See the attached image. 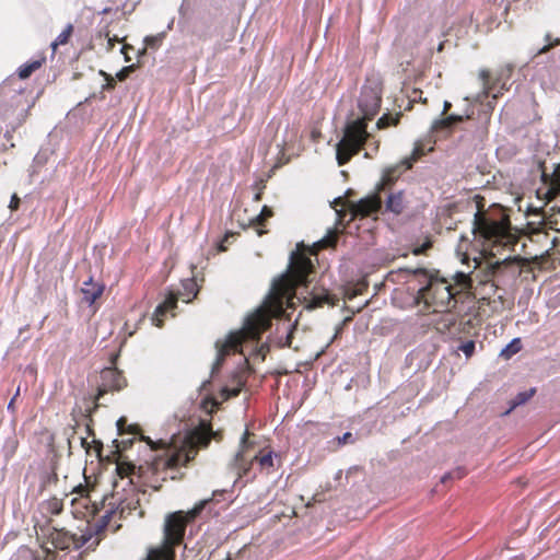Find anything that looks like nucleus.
I'll return each instance as SVG.
<instances>
[{
	"mask_svg": "<svg viewBox=\"0 0 560 560\" xmlns=\"http://www.w3.org/2000/svg\"><path fill=\"white\" fill-rule=\"evenodd\" d=\"M125 423H126V419L125 418H120V419L117 420V428H118V431L120 433L122 431V428H124Z\"/></svg>",
	"mask_w": 560,
	"mask_h": 560,
	"instance_id": "58836bf2",
	"label": "nucleus"
},
{
	"mask_svg": "<svg viewBox=\"0 0 560 560\" xmlns=\"http://www.w3.org/2000/svg\"><path fill=\"white\" fill-rule=\"evenodd\" d=\"M248 436L249 432L246 429L241 438L240 442V451L234 455L231 467L235 470L236 475L238 476V479L245 477L248 475L250 470V465L254 459H257L259 462V465L261 469L267 470V472L270 471V469L275 466L272 452H269L266 455H262L261 457L254 456L253 459L247 460L244 457V451L246 447H248Z\"/></svg>",
	"mask_w": 560,
	"mask_h": 560,
	"instance_id": "6e6552de",
	"label": "nucleus"
},
{
	"mask_svg": "<svg viewBox=\"0 0 560 560\" xmlns=\"http://www.w3.org/2000/svg\"><path fill=\"white\" fill-rule=\"evenodd\" d=\"M132 69H133V66L125 67L124 69H121V70L116 74L117 79H118V80H120V81H124V80L128 77L129 72H131V71H132Z\"/></svg>",
	"mask_w": 560,
	"mask_h": 560,
	"instance_id": "2f4dec72",
	"label": "nucleus"
},
{
	"mask_svg": "<svg viewBox=\"0 0 560 560\" xmlns=\"http://www.w3.org/2000/svg\"><path fill=\"white\" fill-rule=\"evenodd\" d=\"M19 393H20V388L16 389L14 397L9 401L8 409H13L14 399L19 395Z\"/></svg>",
	"mask_w": 560,
	"mask_h": 560,
	"instance_id": "a19ab883",
	"label": "nucleus"
},
{
	"mask_svg": "<svg viewBox=\"0 0 560 560\" xmlns=\"http://www.w3.org/2000/svg\"><path fill=\"white\" fill-rule=\"evenodd\" d=\"M103 291L104 285L95 283L92 277H90L86 281L83 282V287L81 289L83 301L89 305H92L103 294Z\"/></svg>",
	"mask_w": 560,
	"mask_h": 560,
	"instance_id": "ddd939ff",
	"label": "nucleus"
},
{
	"mask_svg": "<svg viewBox=\"0 0 560 560\" xmlns=\"http://www.w3.org/2000/svg\"><path fill=\"white\" fill-rule=\"evenodd\" d=\"M476 349V343L474 340H467L458 346L457 350L463 351L465 357L469 359Z\"/></svg>",
	"mask_w": 560,
	"mask_h": 560,
	"instance_id": "bb28decb",
	"label": "nucleus"
},
{
	"mask_svg": "<svg viewBox=\"0 0 560 560\" xmlns=\"http://www.w3.org/2000/svg\"><path fill=\"white\" fill-rule=\"evenodd\" d=\"M551 190H552V194H556L555 187H551V189H548V192H551Z\"/></svg>",
	"mask_w": 560,
	"mask_h": 560,
	"instance_id": "603ef678",
	"label": "nucleus"
},
{
	"mask_svg": "<svg viewBox=\"0 0 560 560\" xmlns=\"http://www.w3.org/2000/svg\"><path fill=\"white\" fill-rule=\"evenodd\" d=\"M189 32L197 35L198 37H202L206 35V31H199L197 26V21H195L191 25L188 26Z\"/></svg>",
	"mask_w": 560,
	"mask_h": 560,
	"instance_id": "f704fd0d",
	"label": "nucleus"
},
{
	"mask_svg": "<svg viewBox=\"0 0 560 560\" xmlns=\"http://www.w3.org/2000/svg\"><path fill=\"white\" fill-rule=\"evenodd\" d=\"M522 349V342L520 338L512 339L500 352V357L510 359Z\"/></svg>",
	"mask_w": 560,
	"mask_h": 560,
	"instance_id": "5701e85b",
	"label": "nucleus"
},
{
	"mask_svg": "<svg viewBox=\"0 0 560 560\" xmlns=\"http://www.w3.org/2000/svg\"><path fill=\"white\" fill-rule=\"evenodd\" d=\"M208 502L200 501L187 514L183 511L170 513L165 517L162 544L150 549L144 560H174V547L183 542L187 522L197 517Z\"/></svg>",
	"mask_w": 560,
	"mask_h": 560,
	"instance_id": "39448f33",
	"label": "nucleus"
},
{
	"mask_svg": "<svg viewBox=\"0 0 560 560\" xmlns=\"http://www.w3.org/2000/svg\"><path fill=\"white\" fill-rule=\"evenodd\" d=\"M464 118H470V114L468 110L465 112V115H456L451 114L444 118H440L434 121V128H451L452 126L459 124L464 120Z\"/></svg>",
	"mask_w": 560,
	"mask_h": 560,
	"instance_id": "6ab92c4d",
	"label": "nucleus"
},
{
	"mask_svg": "<svg viewBox=\"0 0 560 560\" xmlns=\"http://www.w3.org/2000/svg\"><path fill=\"white\" fill-rule=\"evenodd\" d=\"M114 513H115L114 510L106 511L105 514L102 515L96 521V523L93 525V532L91 534H89V536H86V535L81 536V539H82L81 546L85 545L93 537L94 534L97 535V534L102 533L109 524L110 518Z\"/></svg>",
	"mask_w": 560,
	"mask_h": 560,
	"instance_id": "dca6fc26",
	"label": "nucleus"
},
{
	"mask_svg": "<svg viewBox=\"0 0 560 560\" xmlns=\"http://www.w3.org/2000/svg\"><path fill=\"white\" fill-rule=\"evenodd\" d=\"M128 48H130L129 46H124L122 50H127Z\"/></svg>",
	"mask_w": 560,
	"mask_h": 560,
	"instance_id": "bf43d9fd",
	"label": "nucleus"
},
{
	"mask_svg": "<svg viewBox=\"0 0 560 560\" xmlns=\"http://www.w3.org/2000/svg\"><path fill=\"white\" fill-rule=\"evenodd\" d=\"M101 74L105 75L106 83L103 85L104 90H113L115 88V80L113 77L105 74L103 71H101Z\"/></svg>",
	"mask_w": 560,
	"mask_h": 560,
	"instance_id": "473e14b6",
	"label": "nucleus"
},
{
	"mask_svg": "<svg viewBox=\"0 0 560 560\" xmlns=\"http://www.w3.org/2000/svg\"><path fill=\"white\" fill-rule=\"evenodd\" d=\"M337 201H341V197H338L337 199H335V202Z\"/></svg>",
	"mask_w": 560,
	"mask_h": 560,
	"instance_id": "13d9d810",
	"label": "nucleus"
},
{
	"mask_svg": "<svg viewBox=\"0 0 560 560\" xmlns=\"http://www.w3.org/2000/svg\"><path fill=\"white\" fill-rule=\"evenodd\" d=\"M162 37H163V34H159L155 36H147L144 38V44L147 47L158 48L161 44Z\"/></svg>",
	"mask_w": 560,
	"mask_h": 560,
	"instance_id": "c85d7f7f",
	"label": "nucleus"
},
{
	"mask_svg": "<svg viewBox=\"0 0 560 560\" xmlns=\"http://www.w3.org/2000/svg\"><path fill=\"white\" fill-rule=\"evenodd\" d=\"M400 114L392 115L384 114L376 122L377 128L383 129L392 125H396L399 120Z\"/></svg>",
	"mask_w": 560,
	"mask_h": 560,
	"instance_id": "a878e982",
	"label": "nucleus"
},
{
	"mask_svg": "<svg viewBox=\"0 0 560 560\" xmlns=\"http://www.w3.org/2000/svg\"><path fill=\"white\" fill-rule=\"evenodd\" d=\"M270 217H272V210L269 207L264 206L259 214L249 219V222L247 225L254 226L257 231V235L261 236L262 234L266 233V231L260 228L264 225L265 221Z\"/></svg>",
	"mask_w": 560,
	"mask_h": 560,
	"instance_id": "a211bd4d",
	"label": "nucleus"
},
{
	"mask_svg": "<svg viewBox=\"0 0 560 560\" xmlns=\"http://www.w3.org/2000/svg\"><path fill=\"white\" fill-rule=\"evenodd\" d=\"M355 440V436L351 432H346L337 438V443L338 445L353 444Z\"/></svg>",
	"mask_w": 560,
	"mask_h": 560,
	"instance_id": "c756f323",
	"label": "nucleus"
},
{
	"mask_svg": "<svg viewBox=\"0 0 560 560\" xmlns=\"http://www.w3.org/2000/svg\"><path fill=\"white\" fill-rule=\"evenodd\" d=\"M452 104L448 101H445L443 104V112L442 115H445L447 110L451 108Z\"/></svg>",
	"mask_w": 560,
	"mask_h": 560,
	"instance_id": "ea45409f",
	"label": "nucleus"
},
{
	"mask_svg": "<svg viewBox=\"0 0 560 560\" xmlns=\"http://www.w3.org/2000/svg\"><path fill=\"white\" fill-rule=\"evenodd\" d=\"M45 61V58H42V59H38V60H34V61H31V62H26L24 65H22L20 68H19V77L20 79L24 80V79H27L31 77V74L40 68L42 63Z\"/></svg>",
	"mask_w": 560,
	"mask_h": 560,
	"instance_id": "412c9836",
	"label": "nucleus"
},
{
	"mask_svg": "<svg viewBox=\"0 0 560 560\" xmlns=\"http://www.w3.org/2000/svg\"><path fill=\"white\" fill-rule=\"evenodd\" d=\"M102 380L104 381V386H107L113 389H121L124 387V378L116 369H105L102 371Z\"/></svg>",
	"mask_w": 560,
	"mask_h": 560,
	"instance_id": "4468645a",
	"label": "nucleus"
},
{
	"mask_svg": "<svg viewBox=\"0 0 560 560\" xmlns=\"http://www.w3.org/2000/svg\"><path fill=\"white\" fill-rule=\"evenodd\" d=\"M294 253L290 256L288 270L273 279L270 295L278 299L296 298L303 300L305 307L313 310L324 304H335L332 296L323 288H310V276L313 273V265L308 258H302L293 262Z\"/></svg>",
	"mask_w": 560,
	"mask_h": 560,
	"instance_id": "7ed1b4c3",
	"label": "nucleus"
},
{
	"mask_svg": "<svg viewBox=\"0 0 560 560\" xmlns=\"http://www.w3.org/2000/svg\"><path fill=\"white\" fill-rule=\"evenodd\" d=\"M80 443L83 447H86V445H88L86 439H84V438H80Z\"/></svg>",
	"mask_w": 560,
	"mask_h": 560,
	"instance_id": "a18cd8bd",
	"label": "nucleus"
},
{
	"mask_svg": "<svg viewBox=\"0 0 560 560\" xmlns=\"http://www.w3.org/2000/svg\"><path fill=\"white\" fill-rule=\"evenodd\" d=\"M443 47H444V44L441 43L439 46H438V51H442L443 50Z\"/></svg>",
	"mask_w": 560,
	"mask_h": 560,
	"instance_id": "de8ad7c7",
	"label": "nucleus"
},
{
	"mask_svg": "<svg viewBox=\"0 0 560 560\" xmlns=\"http://www.w3.org/2000/svg\"><path fill=\"white\" fill-rule=\"evenodd\" d=\"M336 240H337L336 233L332 231H329L328 235H326L320 241H318V244L320 245V247H329L336 243Z\"/></svg>",
	"mask_w": 560,
	"mask_h": 560,
	"instance_id": "cd10ccee",
	"label": "nucleus"
},
{
	"mask_svg": "<svg viewBox=\"0 0 560 560\" xmlns=\"http://www.w3.org/2000/svg\"><path fill=\"white\" fill-rule=\"evenodd\" d=\"M382 209V198L378 194H372L352 205L351 211L354 217H368L377 213Z\"/></svg>",
	"mask_w": 560,
	"mask_h": 560,
	"instance_id": "9b49d317",
	"label": "nucleus"
},
{
	"mask_svg": "<svg viewBox=\"0 0 560 560\" xmlns=\"http://www.w3.org/2000/svg\"><path fill=\"white\" fill-rule=\"evenodd\" d=\"M220 249H221V250H225V247H224V245H223V244H221V245H220Z\"/></svg>",
	"mask_w": 560,
	"mask_h": 560,
	"instance_id": "6e6d98bb",
	"label": "nucleus"
},
{
	"mask_svg": "<svg viewBox=\"0 0 560 560\" xmlns=\"http://www.w3.org/2000/svg\"><path fill=\"white\" fill-rule=\"evenodd\" d=\"M179 14H180V15H184V14H185V12H184V3H183V4L180 5V8H179Z\"/></svg>",
	"mask_w": 560,
	"mask_h": 560,
	"instance_id": "49530a36",
	"label": "nucleus"
},
{
	"mask_svg": "<svg viewBox=\"0 0 560 560\" xmlns=\"http://www.w3.org/2000/svg\"><path fill=\"white\" fill-rule=\"evenodd\" d=\"M420 155V150L416 148L410 158L402 159L399 163L390 165L383 171L381 186H388L395 183V180L407 170L411 168L413 162Z\"/></svg>",
	"mask_w": 560,
	"mask_h": 560,
	"instance_id": "9d476101",
	"label": "nucleus"
},
{
	"mask_svg": "<svg viewBox=\"0 0 560 560\" xmlns=\"http://www.w3.org/2000/svg\"><path fill=\"white\" fill-rule=\"evenodd\" d=\"M234 234H231V236H233ZM230 237L229 234L225 235V241H228V238Z\"/></svg>",
	"mask_w": 560,
	"mask_h": 560,
	"instance_id": "4d7b16f0",
	"label": "nucleus"
},
{
	"mask_svg": "<svg viewBox=\"0 0 560 560\" xmlns=\"http://www.w3.org/2000/svg\"><path fill=\"white\" fill-rule=\"evenodd\" d=\"M267 351H268L267 345H261L259 349H256L257 355L261 357V359L265 358V354Z\"/></svg>",
	"mask_w": 560,
	"mask_h": 560,
	"instance_id": "4c0bfd02",
	"label": "nucleus"
},
{
	"mask_svg": "<svg viewBox=\"0 0 560 560\" xmlns=\"http://www.w3.org/2000/svg\"><path fill=\"white\" fill-rule=\"evenodd\" d=\"M545 42H546V44L533 54V57H532L533 60L540 55L547 54L552 47L560 45V38L559 37L553 38L550 34H546Z\"/></svg>",
	"mask_w": 560,
	"mask_h": 560,
	"instance_id": "b1692460",
	"label": "nucleus"
},
{
	"mask_svg": "<svg viewBox=\"0 0 560 560\" xmlns=\"http://www.w3.org/2000/svg\"><path fill=\"white\" fill-rule=\"evenodd\" d=\"M489 72L487 70H481L479 72V78L481 80V83H482V92L469 97V96H466L464 98L465 102H476V103H480V104H483V101L485 98L488 97L489 95V92L490 90L492 89L490 85H489Z\"/></svg>",
	"mask_w": 560,
	"mask_h": 560,
	"instance_id": "f3484780",
	"label": "nucleus"
},
{
	"mask_svg": "<svg viewBox=\"0 0 560 560\" xmlns=\"http://www.w3.org/2000/svg\"><path fill=\"white\" fill-rule=\"evenodd\" d=\"M431 247V243L430 242H424L423 244L417 246L415 249H413V254L415 255H421V254H424L429 248Z\"/></svg>",
	"mask_w": 560,
	"mask_h": 560,
	"instance_id": "72a5a7b5",
	"label": "nucleus"
},
{
	"mask_svg": "<svg viewBox=\"0 0 560 560\" xmlns=\"http://www.w3.org/2000/svg\"><path fill=\"white\" fill-rule=\"evenodd\" d=\"M463 475H464V474H463L460 470H458V471H457V477H458V478L463 477Z\"/></svg>",
	"mask_w": 560,
	"mask_h": 560,
	"instance_id": "8fccbe9b",
	"label": "nucleus"
},
{
	"mask_svg": "<svg viewBox=\"0 0 560 560\" xmlns=\"http://www.w3.org/2000/svg\"><path fill=\"white\" fill-rule=\"evenodd\" d=\"M536 393L535 388H530L528 390H524L518 393L515 398L511 401V407L505 411V415H509L513 409L517 406L524 405Z\"/></svg>",
	"mask_w": 560,
	"mask_h": 560,
	"instance_id": "4be33fe9",
	"label": "nucleus"
},
{
	"mask_svg": "<svg viewBox=\"0 0 560 560\" xmlns=\"http://www.w3.org/2000/svg\"><path fill=\"white\" fill-rule=\"evenodd\" d=\"M271 325V318L259 308L245 318L243 327L237 331L230 332L224 340L215 342L217 355L211 368V374H215L230 351L243 352V343L258 342L260 335Z\"/></svg>",
	"mask_w": 560,
	"mask_h": 560,
	"instance_id": "20e7f679",
	"label": "nucleus"
},
{
	"mask_svg": "<svg viewBox=\"0 0 560 560\" xmlns=\"http://www.w3.org/2000/svg\"><path fill=\"white\" fill-rule=\"evenodd\" d=\"M551 190H552V194H556L555 187H551V189H548V192H551Z\"/></svg>",
	"mask_w": 560,
	"mask_h": 560,
	"instance_id": "864d4df0",
	"label": "nucleus"
},
{
	"mask_svg": "<svg viewBox=\"0 0 560 560\" xmlns=\"http://www.w3.org/2000/svg\"><path fill=\"white\" fill-rule=\"evenodd\" d=\"M180 284V290H170L166 293L164 301L156 306L152 316V323L156 327L163 326L162 316H164L166 312L174 311L179 299H182L185 303H189L192 301V299L196 298L198 289L194 279H185Z\"/></svg>",
	"mask_w": 560,
	"mask_h": 560,
	"instance_id": "0eeeda50",
	"label": "nucleus"
},
{
	"mask_svg": "<svg viewBox=\"0 0 560 560\" xmlns=\"http://www.w3.org/2000/svg\"><path fill=\"white\" fill-rule=\"evenodd\" d=\"M520 264V258L514 257H506L502 260H497L491 265L492 273L497 277H499L504 269H511L512 278L515 279L520 275V270L516 268Z\"/></svg>",
	"mask_w": 560,
	"mask_h": 560,
	"instance_id": "f8f14e48",
	"label": "nucleus"
},
{
	"mask_svg": "<svg viewBox=\"0 0 560 560\" xmlns=\"http://www.w3.org/2000/svg\"><path fill=\"white\" fill-rule=\"evenodd\" d=\"M382 82L378 75L372 74L361 89L358 107L362 117L350 120L343 136L336 145L338 165L346 164L352 155L357 154L370 138L366 131V120L372 119L381 107Z\"/></svg>",
	"mask_w": 560,
	"mask_h": 560,
	"instance_id": "f03ea898",
	"label": "nucleus"
},
{
	"mask_svg": "<svg viewBox=\"0 0 560 560\" xmlns=\"http://www.w3.org/2000/svg\"><path fill=\"white\" fill-rule=\"evenodd\" d=\"M260 198V195L259 194H256L255 195V200H258Z\"/></svg>",
	"mask_w": 560,
	"mask_h": 560,
	"instance_id": "5fc2aeb1",
	"label": "nucleus"
},
{
	"mask_svg": "<svg viewBox=\"0 0 560 560\" xmlns=\"http://www.w3.org/2000/svg\"><path fill=\"white\" fill-rule=\"evenodd\" d=\"M497 97H498V95H497V94H493V96H492V101H489V102L487 103V107H488V109H492V108H493L492 102H493L494 100H497Z\"/></svg>",
	"mask_w": 560,
	"mask_h": 560,
	"instance_id": "79ce46f5",
	"label": "nucleus"
},
{
	"mask_svg": "<svg viewBox=\"0 0 560 560\" xmlns=\"http://www.w3.org/2000/svg\"><path fill=\"white\" fill-rule=\"evenodd\" d=\"M406 208V201L404 192L401 190L389 194L386 199V211H389L396 215L402 213Z\"/></svg>",
	"mask_w": 560,
	"mask_h": 560,
	"instance_id": "2eb2a0df",
	"label": "nucleus"
},
{
	"mask_svg": "<svg viewBox=\"0 0 560 560\" xmlns=\"http://www.w3.org/2000/svg\"><path fill=\"white\" fill-rule=\"evenodd\" d=\"M551 190H552V194H556L555 187H551V189H548V192H551Z\"/></svg>",
	"mask_w": 560,
	"mask_h": 560,
	"instance_id": "3c124183",
	"label": "nucleus"
},
{
	"mask_svg": "<svg viewBox=\"0 0 560 560\" xmlns=\"http://www.w3.org/2000/svg\"><path fill=\"white\" fill-rule=\"evenodd\" d=\"M472 231L493 243H501L509 236L506 226L502 222L490 220L478 212L475 214Z\"/></svg>",
	"mask_w": 560,
	"mask_h": 560,
	"instance_id": "1a4fd4ad",
	"label": "nucleus"
},
{
	"mask_svg": "<svg viewBox=\"0 0 560 560\" xmlns=\"http://www.w3.org/2000/svg\"><path fill=\"white\" fill-rule=\"evenodd\" d=\"M46 161H47V156H46V154H45V153L39 152V153H37V154L35 155V158H34V166H36V165H43V164H45V163H46Z\"/></svg>",
	"mask_w": 560,
	"mask_h": 560,
	"instance_id": "c9c22d12",
	"label": "nucleus"
},
{
	"mask_svg": "<svg viewBox=\"0 0 560 560\" xmlns=\"http://www.w3.org/2000/svg\"><path fill=\"white\" fill-rule=\"evenodd\" d=\"M72 31L73 26L71 24H68L67 27L51 43L52 49L55 50L57 46L67 44L72 34Z\"/></svg>",
	"mask_w": 560,
	"mask_h": 560,
	"instance_id": "393cba45",
	"label": "nucleus"
},
{
	"mask_svg": "<svg viewBox=\"0 0 560 560\" xmlns=\"http://www.w3.org/2000/svg\"><path fill=\"white\" fill-rule=\"evenodd\" d=\"M506 70L508 72H511L513 70V66L509 65Z\"/></svg>",
	"mask_w": 560,
	"mask_h": 560,
	"instance_id": "09e8293b",
	"label": "nucleus"
},
{
	"mask_svg": "<svg viewBox=\"0 0 560 560\" xmlns=\"http://www.w3.org/2000/svg\"><path fill=\"white\" fill-rule=\"evenodd\" d=\"M418 278L421 287L417 291L416 302H423L427 307L435 305L441 308H448L451 303L455 305L451 285L444 281H435L425 269L417 268L408 270Z\"/></svg>",
	"mask_w": 560,
	"mask_h": 560,
	"instance_id": "423d86ee",
	"label": "nucleus"
},
{
	"mask_svg": "<svg viewBox=\"0 0 560 560\" xmlns=\"http://www.w3.org/2000/svg\"><path fill=\"white\" fill-rule=\"evenodd\" d=\"M19 445V442L13 440V439H10L7 441V444H5V457L9 458L15 451V448L18 447Z\"/></svg>",
	"mask_w": 560,
	"mask_h": 560,
	"instance_id": "7c9ffc66",
	"label": "nucleus"
},
{
	"mask_svg": "<svg viewBox=\"0 0 560 560\" xmlns=\"http://www.w3.org/2000/svg\"><path fill=\"white\" fill-rule=\"evenodd\" d=\"M106 393L105 388H98V394L96 396V400H100L101 397Z\"/></svg>",
	"mask_w": 560,
	"mask_h": 560,
	"instance_id": "37998d69",
	"label": "nucleus"
},
{
	"mask_svg": "<svg viewBox=\"0 0 560 560\" xmlns=\"http://www.w3.org/2000/svg\"><path fill=\"white\" fill-rule=\"evenodd\" d=\"M19 205H20V198L18 197L16 194H13L12 197H11V200H10V205H9V208L14 211V210H18L19 208Z\"/></svg>",
	"mask_w": 560,
	"mask_h": 560,
	"instance_id": "e433bc0d",
	"label": "nucleus"
},
{
	"mask_svg": "<svg viewBox=\"0 0 560 560\" xmlns=\"http://www.w3.org/2000/svg\"><path fill=\"white\" fill-rule=\"evenodd\" d=\"M452 478V474H445L442 478H441V482H446V480L451 479Z\"/></svg>",
	"mask_w": 560,
	"mask_h": 560,
	"instance_id": "c03bdc74",
	"label": "nucleus"
},
{
	"mask_svg": "<svg viewBox=\"0 0 560 560\" xmlns=\"http://www.w3.org/2000/svg\"><path fill=\"white\" fill-rule=\"evenodd\" d=\"M233 382H234V385L232 387L224 386L222 388V396L224 397V399H228V398H231V397H236L240 394V392L242 389V386L244 384L241 375L235 374L233 376Z\"/></svg>",
	"mask_w": 560,
	"mask_h": 560,
	"instance_id": "aec40b11",
	"label": "nucleus"
},
{
	"mask_svg": "<svg viewBox=\"0 0 560 560\" xmlns=\"http://www.w3.org/2000/svg\"><path fill=\"white\" fill-rule=\"evenodd\" d=\"M151 448L163 450L162 455L155 456L151 463H148L142 469V476L153 490L161 488V482L167 479H178L183 476L180 467L186 466L197 454L198 447H207L210 436L197 434L194 438L185 436L180 440V445L176 441L167 443L165 440L153 442L150 438H144Z\"/></svg>",
	"mask_w": 560,
	"mask_h": 560,
	"instance_id": "f257e3e1",
	"label": "nucleus"
}]
</instances>
